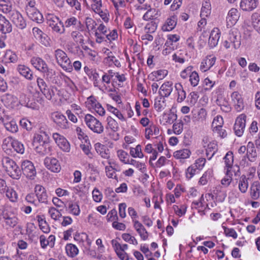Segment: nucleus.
<instances>
[{
  "label": "nucleus",
  "instance_id": "1",
  "mask_svg": "<svg viewBox=\"0 0 260 260\" xmlns=\"http://www.w3.org/2000/svg\"><path fill=\"white\" fill-rule=\"evenodd\" d=\"M3 167L7 174L13 179H19L21 172L18 165L12 158L4 157L2 159Z\"/></svg>",
  "mask_w": 260,
  "mask_h": 260
},
{
  "label": "nucleus",
  "instance_id": "2",
  "mask_svg": "<svg viewBox=\"0 0 260 260\" xmlns=\"http://www.w3.org/2000/svg\"><path fill=\"white\" fill-rule=\"evenodd\" d=\"M241 45V35L236 28L231 29L227 35L226 39L223 42V46L226 49L231 46L235 49H238Z\"/></svg>",
  "mask_w": 260,
  "mask_h": 260
},
{
  "label": "nucleus",
  "instance_id": "3",
  "mask_svg": "<svg viewBox=\"0 0 260 260\" xmlns=\"http://www.w3.org/2000/svg\"><path fill=\"white\" fill-rule=\"evenodd\" d=\"M49 136L48 135H39L34 134L33 137L32 143L34 145L36 144H39L40 147L44 148L43 150L39 148L38 146L36 147L37 151L42 154L49 153L50 151V148L49 143Z\"/></svg>",
  "mask_w": 260,
  "mask_h": 260
},
{
  "label": "nucleus",
  "instance_id": "4",
  "mask_svg": "<svg viewBox=\"0 0 260 260\" xmlns=\"http://www.w3.org/2000/svg\"><path fill=\"white\" fill-rule=\"evenodd\" d=\"M54 55L57 63L66 72L72 71L71 61L67 54L63 50L58 49L54 52Z\"/></svg>",
  "mask_w": 260,
  "mask_h": 260
},
{
  "label": "nucleus",
  "instance_id": "5",
  "mask_svg": "<svg viewBox=\"0 0 260 260\" xmlns=\"http://www.w3.org/2000/svg\"><path fill=\"white\" fill-rule=\"evenodd\" d=\"M51 119L58 129H68L71 126V123L68 121L66 117L61 112H54L52 113Z\"/></svg>",
  "mask_w": 260,
  "mask_h": 260
},
{
  "label": "nucleus",
  "instance_id": "6",
  "mask_svg": "<svg viewBox=\"0 0 260 260\" xmlns=\"http://www.w3.org/2000/svg\"><path fill=\"white\" fill-rule=\"evenodd\" d=\"M84 121L93 132L100 134L104 131V126L102 123L91 114H87L84 117Z\"/></svg>",
  "mask_w": 260,
  "mask_h": 260
},
{
  "label": "nucleus",
  "instance_id": "7",
  "mask_svg": "<svg viewBox=\"0 0 260 260\" xmlns=\"http://www.w3.org/2000/svg\"><path fill=\"white\" fill-rule=\"evenodd\" d=\"M37 83L42 93L48 100H52L55 95L57 88L54 86L48 87L45 81L41 78L38 77L37 79Z\"/></svg>",
  "mask_w": 260,
  "mask_h": 260
},
{
  "label": "nucleus",
  "instance_id": "8",
  "mask_svg": "<svg viewBox=\"0 0 260 260\" xmlns=\"http://www.w3.org/2000/svg\"><path fill=\"white\" fill-rule=\"evenodd\" d=\"M8 14L10 19L17 27L21 29L26 27V21L19 12L12 9Z\"/></svg>",
  "mask_w": 260,
  "mask_h": 260
},
{
  "label": "nucleus",
  "instance_id": "9",
  "mask_svg": "<svg viewBox=\"0 0 260 260\" xmlns=\"http://www.w3.org/2000/svg\"><path fill=\"white\" fill-rule=\"evenodd\" d=\"M86 107L89 109H92L100 116L105 114V110L101 104L97 101L95 97L93 95L89 96L85 102Z\"/></svg>",
  "mask_w": 260,
  "mask_h": 260
},
{
  "label": "nucleus",
  "instance_id": "10",
  "mask_svg": "<svg viewBox=\"0 0 260 260\" xmlns=\"http://www.w3.org/2000/svg\"><path fill=\"white\" fill-rule=\"evenodd\" d=\"M52 138L59 148L64 152H69L71 150V145L68 140L59 133H55L52 135Z\"/></svg>",
  "mask_w": 260,
  "mask_h": 260
},
{
  "label": "nucleus",
  "instance_id": "11",
  "mask_svg": "<svg viewBox=\"0 0 260 260\" xmlns=\"http://www.w3.org/2000/svg\"><path fill=\"white\" fill-rule=\"evenodd\" d=\"M246 118L247 116L245 114H241L236 119L234 131L235 134L238 137L242 136L244 133L246 126Z\"/></svg>",
  "mask_w": 260,
  "mask_h": 260
},
{
  "label": "nucleus",
  "instance_id": "12",
  "mask_svg": "<svg viewBox=\"0 0 260 260\" xmlns=\"http://www.w3.org/2000/svg\"><path fill=\"white\" fill-rule=\"evenodd\" d=\"M4 225L6 229L14 228L18 223L19 219L14 213L6 212L2 214Z\"/></svg>",
  "mask_w": 260,
  "mask_h": 260
},
{
  "label": "nucleus",
  "instance_id": "13",
  "mask_svg": "<svg viewBox=\"0 0 260 260\" xmlns=\"http://www.w3.org/2000/svg\"><path fill=\"white\" fill-rule=\"evenodd\" d=\"M22 171L24 175L29 179H34L36 176V170L33 163L28 160H25L22 162Z\"/></svg>",
  "mask_w": 260,
  "mask_h": 260
},
{
  "label": "nucleus",
  "instance_id": "14",
  "mask_svg": "<svg viewBox=\"0 0 260 260\" xmlns=\"http://www.w3.org/2000/svg\"><path fill=\"white\" fill-rule=\"evenodd\" d=\"M44 164L47 169L54 173H58L61 170L59 161L53 157H46L44 160Z\"/></svg>",
  "mask_w": 260,
  "mask_h": 260
},
{
  "label": "nucleus",
  "instance_id": "15",
  "mask_svg": "<svg viewBox=\"0 0 260 260\" xmlns=\"http://www.w3.org/2000/svg\"><path fill=\"white\" fill-rule=\"evenodd\" d=\"M232 101L234 103L235 109L240 112L244 108V103L242 95L237 91H234L231 94Z\"/></svg>",
  "mask_w": 260,
  "mask_h": 260
},
{
  "label": "nucleus",
  "instance_id": "16",
  "mask_svg": "<svg viewBox=\"0 0 260 260\" xmlns=\"http://www.w3.org/2000/svg\"><path fill=\"white\" fill-rule=\"evenodd\" d=\"M35 192L39 202L47 204L48 195L45 187L42 185L37 184L35 187Z\"/></svg>",
  "mask_w": 260,
  "mask_h": 260
},
{
  "label": "nucleus",
  "instance_id": "17",
  "mask_svg": "<svg viewBox=\"0 0 260 260\" xmlns=\"http://www.w3.org/2000/svg\"><path fill=\"white\" fill-rule=\"evenodd\" d=\"M2 101L8 108L13 109L18 105V101L17 97L12 94L7 93L3 96Z\"/></svg>",
  "mask_w": 260,
  "mask_h": 260
},
{
  "label": "nucleus",
  "instance_id": "18",
  "mask_svg": "<svg viewBox=\"0 0 260 260\" xmlns=\"http://www.w3.org/2000/svg\"><path fill=\"white\" fill-rule=\"evenodd\" d=\"M191 154L189 149L183 148L176 150L173 153V157L181 162H184L185 160L189 158Z\"/></svg>",
  "mask_w": 260,
  "mask_h": 260
},
{
  "label": "nucleus",
  "instance_id": "19",
  "mask_svg": "<svg viewBox=\"0 0 260 260\" xmlns=\"http://www.w3.org/2000/svg\"><path fill=\"white\" fill-rule=\"evenodd\" d=\"M32 32L35 38L45 46L49 45V39L46 34L44 33L38 27L32 28Z\"/></svg>",
  "mask_w": 260,
  "mask_h": 260
},
{
  "label": "nucleus",
  "instance_id": "20",
  "mask_svg": "<svg viewBox=\"0 0 260 260\" xmlns=\"http://www.w3.org/2000/svg\"><path fill=\"white\" fill-rule=\"evenodd\" d=\"M258 4V0H241L240 8L243 11L250 12L254 10Z\"/></svg>",
  "mask_w": 260,
  "mask_h": 260
},
{
  "label": "nucleus",
  "instance_id": "21",
  "mask_svg": "<svg viewBox=\"0 0 260 260\" xmlns=\"http://www.w3.org/2000/svg\"><path fill=\"white\" fill-rule=\"evenodd\" d=\"M216 58L213 55H209L206 56L201 63L200 69L203 72H205L209 70L214 64Z\"/></svg>",
  "mask_w": 260,
  "mask_h": 260
},
{
  "label": "nucleus",
  "instance_id": "22",
  "mask_svg": "<svg viewBox=\"0 0 260 260\" xmlns=\"http://www.w3.org/2000/svg\"><path fill=\"white\" fill-rule=\"evenodd\" d=\"M173 83L171 81L165 82L160 87L158 93L159 95L164 97H169L173 91Z\"/></svg>",
  "mask_w": 260,
  "mask_h": 260
},
{
  "label": "nucleus",
  "instance_id": "23",
  "mask_svg": "<svg viewBox=\"0 0 260 260\" xmlns=\"http://www.w3.org/2000/svg\"><path fill=\"white\" fill-rule=\"evenodd\" d=\"M240 17V14L236 8H232L228 12L226 17L227 25L232 26L236 23Z\"/></svg>",
  "mask_w": 260,
  "mask_h": 260
},
{
  "label": "nucleus",
  "instance_id": "24",
  "mask_svg": "<svg viewBox=\"0 0 260 260\" xmlns=\"http://www.w3.org/2000/svg\"><path fill=\"white\" fill-rule=\"evenodd\" d=\"M220 31L217 28H214L210 33L208 44L210 48L216 46L220 38Z\"/></svg>",
  "mask_w": 260,
  "mask_h": 260
},
{
  "label": "nucleus",
  "instance_id": "25",
  "mask_svg": "<svg viewBox=\"0 0 260 260\" xmlns=\"http://www.w3.org/2000/svg\"><path fill=\"white\" fill-rule=\"evenodd\" d=\"M64 28H69L71 27H75V29H79V30L82 29L83 25L81 23L80 20L74 16L68 18L64 21Z\"/></svg>",
  "mask_w": 260,
  "mask_h": 260
},
{
  "label": "nucleus",
  "instance_id": "26",
  "mask_svg": "<svg viewBox=\"0 0 260 260\" xmlns=\"http://www.w3.org/2000/svg\"><path fill=\"white\" fill-rule=\"evenodd\" d=\"M94 147L97 153L102 158L108 159L110 157L109 150L105 145L96 143L94 145Z\"/></svg>",
  "mask_w": 260,
  "mask_h": 260
},
{
  "label": "nucleus",
  "instance_id": "27",
  "mask_svg": "<svg viewBox=\"0 0 260 260\" xmlns=\"http://www.w3.org/2000/svg\"><path fill=\"white\" fill-rule=\"evenodd\" d=\"M133 223L135 230L138 233L143 240H146L148 238V233L144 225L138 220L135 221Z\"/></svg>",
  "mask_w": 260,
  "mask_h": 260
},
{
  "label": "nucleus",
  "instance_id": "28",
  "mask_svg": "<svg viewBox=\"0 0 260 260\" xmlns=\"http://www.w3.org/2000/svg\"><path fill=\"white\" fill-rule=\"evenodd\" d=\"M12 25L8 20L0 14V31L6 34L12 31Z\"/></svg>",
  "mask_w": 260,
  "mask_h": 260
},
{
  "label": "nucleus",
  "instance_id": "29",
  "mask_svg": "<svg viewBox=\"0 0 260 260\" xmlns=\"http://www.w3.org/2000/svg\"><path fill=\"white\" fill-rule=\"evenodd\" d=\"M30 62L35 68L41 72L44 71L47 66L46 62L41 58L38 57L31 58Z\"/></svg>",
  "mask_w": 260,
  "mask_h": 260
},
{
  "label": "nucleus",
  "instance_id": "30",
  "mask_svg": "<svg viewBox=\"0 0 260 260\" xmlns=\"http://www.w3.org/2000/svg\"><path fill=\"white\" fill-rule=\"evenodd\" d=\"M28 17L33 21L41 23L43 21L42 14L36 9L27 10L26 12Z\"/></svg>",
  "mask_w": 260,
  "mask_h": 260
},
{
  "label": "nucleus",
  "instance_id": "31",
  "mask_svg": "<svg viewBox=\"0 0 260 260\" xmlns=\"http://www.w3.org/2000/svg\"><path fill=\"white\" fill-rule=\"evenodd\" d=\"M246 155L248 160L251 162H254L256 159L257 152L253 143L251 141H249L247 145Z\"/></svg>",
  "mask_w": 260,
  "mask_h": 260
},
{
  "label": "nucleus",
  "instance_id": "32",
  "mask_svg": "<svg viewBox=\"0 0 260 260\" xmlns=\"http://www.w3.org/2000/svg\"><path fill=\"white\" fill-rule=\"evenodd\" d=\"M7 142L8 143H10L11 146L14 149V150L17 153L23 154L24 152V147L23 144L19 141L16 140H9L7 141L5 140L4 142L3 146L4 147L5 143Z\"/></svg>",
  "mask_w": 260,
  "mask_h": 260
},
{
  "label": "nucleus",
  "instance_id": "33",
  "mask_svg": "<svg viewBox=\"0 0 260 260\" xmlns=\"http://www.w3.org/2000/svg\"><path fill=\"white\" fill-rule=\"evenodd\" d=\"M166 70H159L152 72L149 76L150 79L153 81H158L164 79L168 75Z\"/></svg>",
  "mask_w": 260,
  "mask_h": 260
},
{
  "label": "nucleus",
  "instance_id": "34",
  "mask_svg": "<svg viewBox=\"0 0 260 260\" xmlns=\"http://www.w3.org/2000/svg\"><path fill=\"white\" fill-rule=\"evenodd\" d=\"M17 70L21 75L26 79L29 80L32 79V73L28 67L23 64H19L17 67Z\"/></svg>",
  "mask_w": 260,
  "mask_h": 260
},
{
  "label": "nucleus",
  "instance_id": "35",
  "mask_svg": "<svg viewBox=\"0 0 260 260\" xmlns=\"http://www.w3.org/2000/svg\"><path fill=\"white\" fill-rule=\"evenodd\" d=\"M18 103L22 106L32 109H37L38 108V106L35 102H30L28 98L26 97V95L23 93L20 94Z\"/></svg>",
  "mask_w": 260,
  "mask_h": 260
},
{
  "label": "nucleus",
  "instance_id": "36",
  "mask_svg": "<svg viewBox=\"0 0 260 260\" xmlns=\"http://www.w3.org/2000/svg\"><path fill=\"white\" fill-rule=\"evenodd\" d=\"M156 25L153 23L147 24L145 27V30L146 34L141 36L142 40L152 41L153 39V37L149 33L154 32L156 29Z\"/></svg>",
  "mask_w": 260,
  "mask_h": 260
},
{
  "label": "nucleus",
  "instance_id": "37",
  "mask_svg": "<svg viewBox=\"0 0 260 260\" xmlns=\"http://www.w3.org/2000/svg\"><path fill=\"white\" fill-rule=\"evenodd\" d=\"M216 103L221 110L224 112H228L231 110V107L226 99L221 95H218Z\"/></svg>",
  "mask_w": 260,
  "mask_h": 260
},
{
  "label": "nucleus",
  "instance_id": "38",
  "mask_svg": "<svg viewBox=\"0 0 260 260\" xmlns=\"http://www.w3.org/2000/svg\"><path fill=\"white\" fill-rule=\"evenodd\" d=\"M83 29L84 27L81 30L75 29V30H73L71 33V37L72 40L77 44L81 45L84 44V37L81 33V32L83 31Z\"/></svg>",
  "mask_w": 260,
  "mask_h": 260
},
{
  "label": "nucleus",
  "instance_id": "39",
  "mask_svg": "<svg viewBox=\"0 0 260 260\" xmlns=\"http://www.w3.org/2000/svg\"><path fill=\"white\" fill-rule=\"evenodd\" d=\"M175 89L177 94V102L178 103H182L186 97L185 91L184 90L182 84L180 83H177L175 84Z\"/></svg>",
  "mask_w": 260,
  "mask_h": 260
},
{
  "label": "nucleus",
  "instance_id": "40",
  "mask_svg": "<svg viewBox=\"0 0 260 260\" xmlns=\"http://www.w3.org/2000/svg\"><path fill=\"white\" fill-rule=\"evenodd\" d=\"M65 250L67 255L71 257H75L79 253V249L78 247L72 243H68L65 246Z\"/></svg>",
  "mask_w": 260,
  "mask_h": 260
},
{
  "label": "nucleus",
  "instance_id": "41",
  "mask_svg": "<svg viewBox=\"0 0 260 260\" xmlns=\"http://www.w3.org/2000/svg\"><path fill=\"white\" fill-rule=\"evenodd\" d=\"M250 194L253 200H257L259 197L260 183L258 181H254L250 186Z\"/></svg>",
  "mask_w": 260,
  "mask_h": 260
},
{
  "label": "nucleus",
  "instance_id": "42",
  "mask_svg": "<svg viewBox=\"0 0 260 260\" xmlns=\"http://www.w3.org/2000/svg\"><path fill=\"white\" fill-rule=\"evenodd\" d=\"M204 201V195L202 194L199 201H193L191 204V208L198 209L199 212H200L201 215L205 214L203 210L208 206L207 204L203 203Z\"/></svg>",
  "mask_w": 260,
  "mask_h": 260
},
{
  "label": "nucleus",
  "instance_id": "43",
  "mask_svg": "<svg viewBox=\"0 0 260 260\" xmlns=\"http://www.w3.org/2000/svg\"><path fill=\"white\" fill-rule=\"evenodd\" d=\"M158 10L150 7L147 9V12L144 14L143 19L145 20H149L156 19L158 16Z\"/></svg>",
  "mask_w": 260,
  "mask_h": 260
},
{
  "label": "nucleus",
  "instance_id": "44",
  "mask_svg": "<svg viewBox=\"0 0 260 260\" xmlns=\"http://www.w3.org/2000/svg\"><path fill=\"white\" fill-rule=\"evenodd\" d=\"M177 119V115L173 112H170L168 114L164 113L161 117V122H163L164 125L167 124H171Z\"/></svg>",
  "mask_w": 260,
  "mask_h": 260
},
{
  "label": "nucleus",
  "instance_id": "45",
  "mask_svg": "<svg viewBox=\"0 0 260 260\" xmlns=\"http://www.w3.org/2000/svg\"><path fill=\"white\" fill-rule=\"evenodd\" d=\"M51 28L53 32L61 35L65 32V28L63 22L60 20H58L57 22L53 23L49 26Z\"/></svg>",
  "mask_w": 260,
  "mask_h": 260
},
{
  "label": "nucleus",
  "instance_id": "46",
  "mask_svg": "<svg viewBox=\"0 0 260 260\" xmlns=\"http://www.w3.org/2000/svg\"><path fill=\"white\" fill-rule=\"evenodd\" d=\"M248 185V178L245 175L241 176L238 183V188L240 191L242 193H246L247 191Z\"/></svg>",
  "mask_w": 260,
  "mask_h": 260
},
{
  "label": "nucleus",
  "instance_id": "47",
  "mask_svg": "<svg viewBox=\"0 0 260 260\" xmlns=\"http://www.w3.org/2000/svg\"><path fill=\"white\" fill-rule=\"evenodd\" d=\"M67 211L70 213L75 216H78L80 214L81 211L79 205L75 202H70L67 208Z\"/></svg>",
  "mask_w": 260,
  "mask_h": 260
},
{
  "label": "nucleus",
  "instance_id": "48",
  "mask_svg": "<svg viewBox=\"0 0 260 260\" xmlns=\"http://www.w3.org/2000/svg\"><path fill=\"white\" fill-rule=\"evenodd\" d=\"M4 193L11 202L16 203L18 201V194L12 187H9Z\"/></svg>",
  "mask_w": 260,
  "mask_h": 260
},
{
  "label": "nucleus",
  "instance_id": "49",
  "mask_svg": "<svg viewBox=\"0 0 260 260\" xmlns=\"http://www.w3.org/2000/svg\"><path fill=\"white\" fill-rule=\"evenodd\" d=\"M177 16L173 15L169 18L163 26V29L166 31H170L172 30L177 24Z\"/></svg>",
  "mask_w": 260,
  "mask_h": 260
},
{
  "label": "nucleus",
  "instance_id": "50",
  "mask_svg": "<svg viewBox=\"0 0 260 260\" xmlns=\"http://www.w3.org/2000/svg\"><path fill=\"white\" fill-rule=\"evenodd\" d=\"M108 164L109 166H106L105 167L106 176L109 178L114 179L117 180L118 177L113 169L112 164H114V162L109 160Z\"/></svg>",
  "mask_w": 260,
  "mask_h": 260
},
{
  "label": "nucleus",
  "instance_id": "51",
  "mask_svg": "<svg viewBox=\"0 0 260 260\" xmlns=\"http://www.w3.org/2000/svg\"><path fill=\"white\" fill-rule=\"evenodd\" d=\"M211 13V5L208 0H205L201 8L200 16L205 18L208 17Z\"/></svg>",
  "mask_w": 260,
  "mask_h": 260
},
{
  "label": "nucleus",
  "instance_id": "52",
  "mask_svg": "<svg viewBox=\"0 0 260 260\" xmlns=\"http://www.w3.org/2000/svg\"><path fill=\"white\" fill-rule=\"evenodd\" d=\"M84 71L91 80H96L99 79L100 75L95 69H90L87 66H85Z\"/></svg>",
  "mask_w": 260,
  "mask_h": 260
},
{
  "label": "nucleus",
  "instance_id": "53",
  "mask_svg": "<svg viewBox=\"0 0 260 260\" xmlns=\"http://www.w3.org/2000/svg\"><path fill=\"white\" fill-rule=\"evenodd\" d=\"M129 154L134 158H142L144 156L140 145H137L136 147H131Z\"/></svg>",
  "mask_w": 260,
  "mask_h": 260
},
{
  "label": "nucleus",
  "instance_id": "54",
  "mask_svg": "<svg viewBox=\"0 0 260 260\" xmlns=\"http://www.w3.org/2000/svg\"><path fill=\"white\" fill-rule=\"evenodd\" d=\"M224 167L228 170L234 164V154L232 151H228L223 157Z\"/></svg>",
  "mask_w": 260,
  "mask_h": 260
},
{
  "label": "nucleus",
  "instance_id": "55",
  "mask_svg": "<svg viewBox=\"0 0 260 260\" xmlns=\"http://www.w3.org/2000/svg\"><path fill=\"white\" fill-rule=\"evenodd\" d=\"M109 30L107 27L104 24L102 23L98 27L96 31L95 32V36L97 39H99L101 41L104 39V37L102 35L105 36L106 33Z\"/></svg>",
  "mask_w": 260,
  "mask_h": 260
},
{
  "label": "nucleus",
  "instance_id": "56",
  "mask_svg": "<svg viewBox=\"0 0 260 260\" xmlns=\"http://www.w3.org/2000/svg\"><path fill=\"white\" fill-rule=\"evenodd\" d=\"M48 213L51 219L55 221L59 220L62 217L60 211L53 207L49 208Z\"/></svg>",
  "mask_w": 260,
  "mask_h": 260
},
{
  "label": "nucleus",
  "instance_id": "57",
  "mask_svg": "<svg viewBox=\"0 0 260 260\" xmlns=\"http://www.w3.org/2000/svg\"><path fill=\"white\" fill-rule=\"evenodd\" d=\"M165 98L159 95L154 99V108L157 111H161L164 108Z\"/></svg>",
  "mask_w": 260,
  "mask_h": 260
},
{
  "label": "nucleus",
  "instance_id": "58",
  "mask_svg": "<svg viewBox=\"0 0 260 260\" xmlns=\"http://www.w3.org/2000/svg\"><path fill=\"white\" fill-rule=\"evenodd\" d=\"M107 110L110 112L113 113L114 115H115L119 120L122 121H125L126 119L123 115V114L116 108L113 107L112 106L107 104Z\"/></svg>",
  "mask_w": 260,
  "mask_h": 260
},
{
  "label": "nucleus",
  "instance_id": "59",
  "mask_svg": "<svg viewBox=\"0 0 260 260\" xmlns=\"http://www.w3.org/2000/svg\"><path fill=\"white\" fill-rule=\"evenodd\" d=\"M5 57L8 60L9 62L16 63L18 60V57L15 52L12 50H8L5 53Z\"/></svg>",
  "mask_w": 260,
  "mask_h": 260
},
{
  "label": "nucleus",
  "instance_id": "60",
  "mask_svg": "<svg viewBox=\"0 0 260 260\" xmlns=\"http://www.w3.org/2000/svg\"><path fill=\"white\" fill-rule=\"evenodd\" d=\"M252 24L254 29L260 34V15L253 13L251 16Z\"/></svg>",
  "mask_w": 260,
  "mask_h": 260
},
{
  "label": "nucleus",
  "instance_id": "61",
  "mask_svg": "<svg viewBox=\"0 0 260 260\" xmlns=\"http://www.w3.org/2000/svg\"><path fill=\"white\" fill-rule=\"evenodd\" d=\"M207 111L204 108L199 110L197 115L194 116V121L196 122H204L207 117Z\"/></svg>",
  "mask_w": 260,
  "mask_h": 260
},
{
  "label": "nucleus",
  "instance_id": "62",
  "mask_svg": "<svg viewBox=\"0 0 260 260\" xmlns=\"http://www.w3.org/2000/svg\"><path fill=\"white\" fill-rule=\"evenodd\" d=\"M224 121L222 117L219 115L216 116L213 120L212 123V130L220 128L223 126Z\"/></svg>",
  "mask_w": 260,
  "mask_h": 260
},
{
  "label": "nucleus",
  "instance_id": "63",
  "mask_svg": "<svg viewBox=\"0 0 260 260\" xmlns=\"http://www.w3.org/2000/svg\"><path fill=\"white\" fill-rule=\"evenodd\" d=\"M199 171L193 165L189 166L185 170V176L187 180L191 179Z\"/></svg>",
  "mask_w": 260,
  "mask_h": 260
},
{
  "label": "nucleus",
  "instance_id": "64",
  "mask_svg": "<svg viewBox=\"0 0 260 260\" xmlns=\"http://www.w3.org/2000/svg\"><path fill=\"white\" fill-rule=\"evenodd\" d=\"M212 175V171L208 170L205 172L202 177L200 178L199 184L201 185H206Z\"/></svg>",
  "mask_w": 260,
  "mask_h": 260
}]
</instances>
